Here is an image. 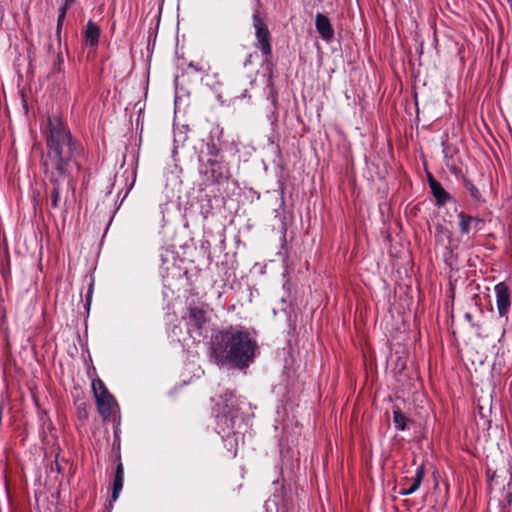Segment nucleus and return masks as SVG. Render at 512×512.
<instances>
[{
  "label": "nucleus",
  "mask_w": 512,
  "mask_h": 512,
  "mask_svg": "<svg viewBox=\"0 0 512 512\" xmlns=\"http://www.w3.org/2000/svg\"><path fill=\"white\" fill-rule=\"evenodd\" d=\"M100 35V27L92 20H89L84 31L85 45L90 49L95 50L98 46Z\"/></svg>",
  "instance_id": "9"
},
{
  "label": "nucleus",
  "mask_w": 512,
  "mask_h": 512,
  "mask_svg": "<svg viewBox=\"0 0 512 512\" xmlns=\"http://www.w3.org/2000/svg\"><path fill=\"white\" fill-rule=\"evenodd\" d=\"M497 310L500 317H506L510 305V288L504 282L498 283L495 288Z\"/></svg>",
  "instance_id": "5"
},
{
  "label": "nucleus",
  "mask_w": 512,
  "mask_h": 512,
  "mask_svg": "<svg viewBox=\"0 0 512 512\" xmlns=\"http://www.w3.org/2000/svg\"><path fill=\"white\" fill-rule=\"evenodd\" d=\"M237 412L232 410H222V414L217 416V432L220 435L228 436L234 431Z\"/></svg>",
  "instance_id": "7"
},
{
  "label": "nucleus",
  "mask_w": 512,
  "mask_h": 512,
  "mask_svg": "<svg viewBox=\"0 0 512 512\" xmlns=\"http://www.w3.org/2000/svg\"><path fill=\"white\" fill-rule=\"evenodd\" d=\"M464 187L469 192L470 196L478 203H484L485 199L482 197L479 189L473 184V182L469 179L463 180Z\"/></svg>",
  "instance_id": "16"
},
{
  "label": "nucleus",
  "mask_w": 512,
  "mask_h": 512,
  "mask_svg": "<svg viewBox=\"0 0 512 512\" xmlns=\"http://www.w3.org/2000/svg\"><path fill=\"white\" fill-rule=\"evenodd\" d=\"M92 389H93L95 398L109 393L107 388L105 387V384L100 379L93 380Z\"/></svg>",
  "instance_id": "18"
},
{
  "label": "nucleus",
  "mask_w": 512,
  "mask_h": 512,
  "mask_svg": "<svg viewBox=\"0 0 512 512\" xmlns=\"http://www.w3.org/2000/svg\"><path fill=\"white\" fill-rule=\"evenodd\" d=\"M221 398L224 403L223 410H232L233 412H237V400L232 392H226L221 396Z\"/></svg>",
  "instance_id": "17"
},
{
  "label": "nucleus",
  "mask_w": 512,
  "mask_h": 512,
  "mask_svg": "<svg viewBox=\"0 0 512 512\" xmlns=\"http://www.w3.org/2000/svg\"><path fill=\"white\" fill-rule=\"evenodd\" d=\"M185 319L187 320L188 329H194L199 333L205 324L209 321L207 312L198 306L189 307L188 314Z\"/></svg>",
  "instance_id": "6"
},
{
  "label": "nucleus",
  "mask_w": 512,
  "mask_h": 512,
  "mask_svg": "<svg viewBox=\"0 0 512 512\" xmlns=\"http://www.w3.org/2000/svg\"><path fill=\"white\" fill-rule=\"evenodd\" d=\"M55 469H57V471H60V466L58 465V463H56Z\"/></svg>",
  "instance_id": "29"
},
{
  "label": "nucleus",
  "mask_w": 512,
  "mask_h": 512,
  "mask_svg": "<svg viewBox=\"0 0 512 512\" xmlns=\"http://www.w3.org/2000/svg\"><path fill=\"white\" fill-rule=\"evenodd\" d=\"M62 63H63V57H62V54L59 53L57 55V63H55L54 69L57 70V71H60Z\"/></svg>",
  "instance_id": "22"
},
{
  "label": "nucleus",
  "mask_w": 512,
  "mask_h": 512,
  "mask_svg": "<svg viewBox=\"0 0 512 512\" xmlns=\"http://www.w3.org/2000/svg\"><path fill=\"white\" fill-rule=\"evenodd\" d=\"M67 10H68V6H66V5H64V4H63V5L59 8V15H63L64 17H66Z\"/></svg>",
  "instance_id": "26"
},
{
  "label": "nucleus",
  "mask_w": 512,
  "mask_h": 512,
  "mask_svg": "<svg viewBox=\"0 0 512 512\" xmlns=\"http://www.w3.org/2000/svg\"><path fill=\"white\" fill-rule=\"evenodd\" d=\"M219 153V149L213 144L208 147V154L210 156H217Z\"/></svg>",
  "instance_id": "23"
},
{
  "label": "nucleus",
  "mask_w": 512,
  "mask_h": 512,
  "mask_svg": "<svg viewBox=\"0 0 512 512\" xmlns=\"http://www.w3.org/2000/svg\"><path fill=\"white\" fill-rule=\"evenodd\" d=\"M123 482H124V468L121 462L117 464L114 481H113V489H112V495L111 500L116 501L120 495V492L123 488Z\"/></svg>",
  "instance_id": "13"
},
{
  "label": "nucleus",
  "mask_w": 512,
  "mask_h": 512,
  "mask_svg": "<svg viewBox=\"0 0 512 512\" xmlns=\"http://www.w3.org/2000/svg\"><path fill=\"white\" fill-rule=\"evenodd\" d=\"M91 297H92V286H90L89 290H88V293H87V296H86V301H87V307L89 308L90 306V303H91Z\"/></svg>",
  "instance_id": "25"
},
{
  "label": "nucleus",
  "mask_w": 512,
  "mask_h": 512,
  "mask_svg": "<svg viewBox=\"0 0 512 512\" xmlns=\"http://www.w3.org/2000/svg\"><path fill=\"white\" fill-rule=\"evenodd\" d=\"M424 475H425L424 466L420 465L416 469V473H415V476L413 477V482H412L411 486L409 488L403 490L401 492V494L402 495H410V494H413L414 492H416L419 489V487L423 481Z\"/></svg>",
  "instance_id": "14"
},
{
  "label": "nucleus",
  "mask_w": 512,
  "mask_h": 512,
  "mask_svg": "<svg viewBox=\"0 0 512 512\" xmlns=\"http://www.w3.org/2000/svg\"><path fill=\"white\" fill-rule=\"evenodd\" d=\"M247 96V90H245V92H243L242 94V97H246Z\"/></svg>",
  "instance_id": "30"
},
{
  "label": "nucleus",
  "mask_w": 512,
  "mask_h": 512,
  "mask_svg": "<svg viewBox=\"0 0 512 512\" xmlns=\"http://www.w3.org/2000/svg\"><path fill=\"white\" fill-rule=\"evenodd\" d=\"M464 318L472 327H474V328H476L478 330L481 328V325L479 323H476V322L473 321V316H472V314L470 312H466L464 314Z\"/></svg>",
  "instance_id": "20"
},
{
  "label": "nucleus",
  "mask_w": 512,
  "mask_h": 512,
  "mask_svg": "<svg viewBox=\"0 0 512 512\" xmlns=\"http://www.w3.org/2000/svg\"><path fill=\"white\" fill-rule=\"evenodd\" d=\"M74 2H75V0H65L64 5L69 7Z\"/></svg>",
  "instance_id": "28"
},
{
  "label": "nucleus",
  "mask_w": 512,
  "mask_h": 512,
  "mask_svg": "<svg viewBox=\"0 0 512 512\" xmlns=\"http://www.w3.org/2000/svg\"><path fill=\"white\" fill-rule=\"evenodd\" d=\"M508 2H510V3H511V6H512V0H508Z\"/></svg>",
  "instance_id": "31"
},
{
  "label": "nucleus",
  "mask_w": 512,
  "mask_h": 512,
  "mask_svg": "<svg viewBox=\"0 0 512 512\" xmlns=\"http://www.w3.org/2000/svg\"><path fill=\"white\" fill-rule=\"evenodd\" d=\"M46 148L47 151L42 157L43 172L48 180L46 193L51 207L58 209L62 205L66 206L70 191L75 194L69 166L81 153L82 147L61 118L51 116L47 123Z\"/></svg>",
  "instance_id": "1"
},
{
  "label": "nucleus",
  "mask_w": 512,
  "mask_h": 512,
  "mask_svg": "<svg viewBox=\"0 0 512 512\" xmlns=\"http://www.w3.org/2000/svg\"><path fill=\"white\" fill-rule=\"evenodd\" d=\"M315 26L318 33L324 40L330 41L333 38L334 30L331 26L329 18L326 15L317 13L315 18Z\"/></svg>",
  "instance_id": "11"
},
{
  "label": "nucleus",
  "mask_w": 512,
  "mask_h": 512,
  "mask_svg": "<svg viewBox=\"0 0 512 512\" xmlns=\"http://www.w3.org/2000/svg\"><path fill=\"white\" fill-rule=\"evenodd\" d=\"M97 409L100 415L104 418H108L112 414L113 404H114V398L113 396L108 393L103 396H98L95 398Z\"/></svg>",
  "instance_id": "12"
},
{
  "label": "nucleus",
  "mask_w": 512,
  "mask_h": 512,
  "mask_svg": "<svg viewBox=\"0 0 512 512\" xmlns=\"http://www.w3.org/2000/svg\"><path fill=\"white\" fill-rule=\"evenodd\" d=\"M254 56H255L254 54H249V55L247 56V58H246V59H245V61H244V66H245V67H247L248 65H251V64L253 63V57H254Z\"/></svg>",
  "instance_id": "24"
},
{
  "label": "nucleus",
  "mask_w": 512,
  "mask_h": 512,
  "mask_svg": "<svg viewBox=\"0 0 512 512\" xmlns=\"http://www.w3.org/2000/svg\"><path fill=\"white\" fill-rule=\"evenodd\" d=\"M78 415L80 418L86 419L88 417L87 405L86 403H81L78 406Z\"/></svg>",
  "instance_id": "21"
},
{
  "label": "nucleus",
  "mask_w": 512,
  "mask_h": 512,
  "mask_svg": "<svg viewBox=\"0 0 512 512\" xmlns=\"http://www.w3.org/2000/svg\"><path fill=\"white\" fill-rule=\"evenodd\" d=\"M487 477L489 481H493L495 478V472L491 473L490 470H488Z\"/></svg>",
  "instance_id": "27"
},
{
  "label": "nucleus",
  "mask_w": 512,
  "mask_h": 512,
  "mask_svg": "<svg viewBox=\"0 0 512 512\" xmlns=\"http://www.w3.org/2000/svg\"><path fill=\"white\" fill-rule=\"evenodd\" d=\"M412 422L408 419L400 409L393 410V423L398 431H404L408 429V423Z\"/></svg>",
  "instance_id": "15"
},
{
  "label": "nucleus",
  "mask_w": 512,
  "mask_h": 512,
  "mask_svg": "<svg viewBox=\"0 0 512 512\" xmlns=\"http://www.w3.org/2000/svg\"><path fill=\"white\" fill-rule=\"evenodd\" d=\"M252 23L255 30V43L254 46L260 50L265 56L264 63L269 68L272 63L268 59L272 54L271 34L266 22L260 17V13L256 10L252 15Z\"/></svg>",
  "instance_id": "3"
},
{
  "label": "nucleus",
  "mask_w": 512,
  "mask_h": 512,
  "mask_svg": "<svg viewBox=\"0 0 512 512\" xmlns=\"http://www.w3.org/2000/svg\"><path fill=\"white\" fill-rule=\"evenodd\" d=\"M201 173H210V179L215 183H221L230 177L229 169L226 163L209 159L206 165L200 167Z\"/></svg>",
  "instance_id": "4"
},
{
  "label": "nucleus",
  "mask_w": 512,
  "mask_h": 512,
  "mask_svg": "<svg viewBox=\"0 0 512 512\" xmlns=\"http://www.w3.org/2000/svg\"><path fill=\"white\" fill-rule=\"evenodd\" d=\"M64 19H65V17L63 15H58L57 27H56V36H57V39H58L59 43L61 42V31H62V26H63Z\"/></svg>",
  "instance_id": "19"
},
{
  "label": "nucleus",
  "mask_w": 512,
  "mask_h": 512,
  "mask_svg": "<svg viewBox=\"0 0 512 512\" xmlns=\"http://www.w3.org/2000/svg\"><path fill=\"white\" fill-rule=\"evenodd\" d=\"M428 183L431 193L435 198L436 205L439 207L446 205V203L450 201L451 195L443 188L441 183L430 174L428 175Z\"/></svg>",
  "instance_id": "8"
},
{
  "label": "nucleus",
  "mask_w": 512,
  "mask_h": 512,
  "mask_svg": "<svg viewBox=\"0 0 512 512\" xmlns=\"http://www.w3.org/2000/svg\"><path fill=\"white\" fill-rule=\"evenodd\" d=\"M459 218V229L461 234H469L472 228H475L476 230L480 229V225L484 223V221L478 217L471 216L468 214H465L464 212H460L458 214Z\"/></svg>",
  "instance_id": "10"
},
{
  "label": "nucleus",
  "mask_w": 512,
  "mask_h": 512,
  "mask_svg": "<svg viewBox=\"0 0 512 512\" xmlns=\"http://www.w3.org/2000/svg\"><path fill=\"white\" fill-rule=\"evenodd\" d=\"M258 354L257 340L241 325L217 330L210 338L209 357L219 367L245 370Z\"/></svg>",
  "instance_id": "2"
}]
</instances>
